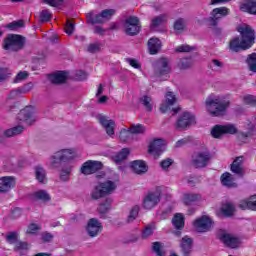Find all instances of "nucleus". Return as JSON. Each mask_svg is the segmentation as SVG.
I'll return each instance as SVG.
<instances>
[{"label":"nucleus","instance_id":"47","mask_svg":"<svg viewBox=\"0 0 256 256\" xmlns=\"http://www.w3.org/2000/svg\"><path fill=\"white\" fill-rule=\"evenodd\" d=\"M138 215H139V206L132 207L126 219L127 223H133V221L137 219Z\"/></svg>","mask_w":256,"mask_h":256},{"label":"nucleus","instance_id":"42","mask_svg":"<svg viewBox=\"0 0 256 256\" xmlns=\"http://www.w3.org/2000/svg\"><path fill=\"white\" fill-rule=\"evenodd\" d=\"M61 161H63V158L61 156V152L57 151L55 152L48 160V164L51 167H57V165H59V163H61Z\"/></svg>","mask_w":256,"mask_h":256},{"label":"nucleus","instance_id":"37","mask_svg":"<svg viewBox=\"0 0 256 256\" xmlns=\"http://www.w3.org/2000/svg\"><path fill=\"white\" fill-rule=\"evenodd\" d=\"M25 131V127L18 125L16 127L7 129L4 131V137H15V135H21V133Z\"/></svg>","mask_w":256,"mask_h":256},{"label":"nucleus","instance_id":"15","mask_svg":"<svg viewBox=\"0 0 256 256\" xmlns=\"http://www.w3.org/2000/svg\"><path fill=\"white\" fill-rule=\"evenodd\" d=\"M17 239H19V233L17 232H9L6 235L7 243H10V245L15 244L16 251H27L29 249V244L25 242H17Z\"/></svg>","mask_w":256,"mask_h":256},{"label":"nucleus","instance_id":"41","mask_svg":"<svg viewBox=\"0 0 256 256\" xmlns=\"http://www.w3.org/2000/svg\"><path fill=\"white\" fill-rule=\"evenodd\" d=\"M112 203H113V200L111 198H107L103 203L99 205L98 212L101 215H105L107 211H110Z\"/></svg>","mask_w":256,"mask_h":256},{"label":"nucleus","instance_id":"4","mask_svg":"<svg viewBox=\"0 0 256 256\" xmlns=\"http://www.w3.org/2000/svg\"><path fill=\"white\" fill-rule=\"evenodd\" d=\"M213 225H215V222L208 215L199 216L192 222V227L196 233H208L213 229Z\"/></svg>","mask_w":256,"mask_h":256},{"label":"nucleus","instance_id":"45","mask_svg":"<svg viewBox=\"0 0 256 256\" xmlns=\"http://www.w3.org/2000/svg\"><path fill=\"white\" fill-rule=\"evenodd\" d=\"M140 101L147 111H153V99H151V96L144 95Z\"/></svg>","mask_w":256,"mask_h":256},{"label":"nucleus","instance_id":"21","mask_svg":"<svg viewBox=\"0 0 256 256\" xmlns=\"http://www.w3.org/2000/svg\"><path fill=\"white\" fill-rule=\"evenodd\" d=\"M177 103V96L173 92H167L165 96V101L160 106V111L162 113H167L171 110V107Z\"/></svg>","mask_w":256,"mask_h":256},{"label":"nucleus","instance_id":"11","mask_svg":"<svg viewBox=\"0 0 256 256\" xmlns=\"http://www.w3.org/2000/svg\"><path fill=\"white\" fill-rule=\"evenodd\" d=\"M161 201V190L149 192L143 200L144 209H153Z\"/></svg>","mask_w":256,"mask_h":256},{"label":"nucleus","instance_id":"57","mask_svg":"<svg viewBox=\"0 0 256 256\" xmlns=\"http://www.w3.org/2000/svg\"><path fill=\"white\" fill-rule=\"evenodd\" d=\"M73 31H75V24H73V22L67 21L65 26V33L67 35H73Z\"/></svg>","mask_w":256,"mask_h":256},{"label":"nucleus","instance_id":"26","mask_svg":"<svg viewBox=\"0 0 256 256\" xmlns=\"http://www.w3.org/2000/svg\"><path fill=\"white\" fill-rule=\"evenodd\" d=\"M243 161H245L243 156L235 158L230 167L232 173H235V175L239 176L243 175Z\"/></svg>","mask_w":256,"mask_h":256},{"label":"nucleus","instance_id":"55","mask_svg":"<svg viewBox=\"0 0 256 256\" xmlns=\"http://www.w3.org/2000/svg\"><path fill=\"white\" fill-rule=\"evenodd\" d=\"M248 132L244 134L245 137H255L256 135V130H255V125L253 124H248L247 126Z\"/></svg>","mask_w":256,"mask_h":256},{"label":"nucleus","instance_id":"16","mask_svg":"<svg viewBox=\"0 0 256 256\" xmlns=\"http://www.w3.org/2000/svg\"><path fill=\"white\" fill-rule=\"evenodd\" d=\"M227 15H229V8H226V7L215 8L211 12V16L209 19L210 25L212 27H216V25H218L219 23V20L223 19V17H227Z\"/></svg>","mask_w":256,"mask_h":256},{"label":"nucleus","instance_id":"27","mask_svg":"<svg viewBox=\"0 0 256 256\" xmlns=\"http://www.w3.org/2000/svg\"><path fill=\"white\" fill-rule=\"evenodd\" d=\"M240 10L250 15H256V0H246L240 5Z\"/></svg>","mask_w":256,"mask_h":256},{"label":"nucleus","instance_id":"34","mask_svg":"<svg viewBox=\"0 0 256 256\" xmlns=\"http://www.w3.org/2000/svg\"><path fill=\"white\" fill-rule=\"evenodd\" d=\"M196 201H201V195L195 193H184L182 195L184 205H191V203H196Z\"/></svg>","mask_w":256,"mask_h":256},{"label":"nucleus","instance_id":"6","mask_svg":"<svg viewBox=\"0 0 256 256\" xmlns=\"http://www.w3.org/2000/svg\"><path fill=\"white\" fill-rule=\"evenodd\" d=\"M237 133V126L235 124L215 125L211 129V135L214 139H221L222 135H235Z\"/></svg>","mask_w":256,"mask_h":256},{"label":"nucleus","instance_id":"63","mask_svg":"<svg viewBox=\"0 0 256 256\" xmlns=\"http://www.w3.org/2000/svg\"><path fill=\"white\" fill-rule=\"evenodd\" d=\"M69 175H71V168L63 169L60 173L62 181H67V179H69Z\"/></svg>","mask_w":256,"mask_h":256},{"label":"nucleus","instance_id":"30","mask_svg":"<svg viewBox=\"0 0 256 256\" xmlns=\"http://www.w3.org/2000/svg\"><path fill=\"white\" fill-rule=\"evenodd\" d=\"M209 161V152H203L196 155L193 160L195 167H205Z\"/></svg>","mask_w":256,"mask_h":256},{"label":"nucleus","instance_id":"24","mask_svg":"<svg viewBox=\"0 0 256 256\" xmlns=\"http://www.w3.org/2000/svg\"><path fill=\"white\" fill-rule=\"evenodd\" d=\"M130 166L132 171H134L136 175H143L149 169L147 163L143 160H135L130 163Z\"/></svg>","mask_w":256,"mask_h":256},{"label":"nucleus","instance_id":"49","mask_svg":"<svg viewBox=\"0 0 256 256\" xmlns=\"http://www.w3.org/2000/svg\"><path fill=\"white\" fill-rule=\"evenodd\" d=\"M41 231V226L35 223H32L28 226L26 233L28 235H37V232Z\"/></svg>","mask_w":256,"mask_h":256},{"label":"nucleus","instance_id":"14","mask_svg":"<svg viewBox=\"0 0 256 256\" xmlns=\"http://www.w3.org/2000/svg\"><path fill=\"white\" fill-rule=\"evenodd\" d=\"M166 146H167V141L161 138L155 139L150 143L148 147V153H150V155H153L154 157H157V155H161V153L165 151Z\"/></svg>","mask_w":256,"mask_h":256},{"label":"nucleus","instance_id":"10","mask_svg":"<svg viewBox=\"0 0 256 256\" xmlns=\"http://www.w3.org/2000/svg\"><path fill=\"white\" fill-rule=\"evenodd\" d=\"M195 115L191 112L182 113L176 121L177 129H189L191 125H195Z\"/></svg>","mask_w":256,"mask_h":256},{"label":"nucleus","instance_id":"18","mask_svg":"<svg viewBox=\"0 0 256 256\" xmlns=\"http://www.w3.org/2000/svg\"><path fill=\"white\" fill-rule=\"evenodd\" d=\"M102 167L103 164L101 162L88 160L82 165L81 173H83V175H92V173L99 171Z\"/></svg>","mask_w":256,"mask_h":256},{"label":"nucleus","instance_id":"22","mask_svg":"<svg viewBox=\"0 0 256 256\" xmlns=\"http://www.w3.org/2000/svg\"><path fill=\"white\" fill-rule=\"evenodd\" d=\"M16 181L13 176H4L0 178V193H7L15 187Z\"/></svg>","mask_w":256,"mask_h":256},{"label":"nucleus","instance_id":"23","mask_svg":"<svg viewBox=\"0 0 256 256\" xmlns=\"http://www.w3.org/2000/svg\"><path fill=\"white\" fill-rule=\"evenodd\" d=\"M239 207L240 209H243V211H256V194L241 200L239 202Z\"/></svg>","mask_w":256,"mask_h":256},{"label":"nucleus","instance_id":"53","mask_svg":"<svg viewBox=\"0 0 256 256\" xmlns=\"http://www.w3.org/2000/svg\"><path fill=\"white\" fill-rule=\"evenodd\" d=\"M243 101H244L245 105H255L256 96L246 95V96L243 97Z\"/></svg>","mask_w":256,"mask_h":256},{"label":"nucleus","instance_id":"2","mask_svg":"<svg viewBox=\"0 0 256 256\" xmlns=\"http://www.w3.org/2000/svg\"><path fill=\"white\" fill-rule=\"evenodd\" d=\"M231 105L229 95H215L211 94L206 98L205 108L212 117H221Z\"/></svg>","mask_w":256,"mask_h":256},{"label":"nucleus","instance_id":"46","mask_svg":"<svg viewBox=\"0 0 256 256\" xmlns=\"http://www.w3.org/2000/svg\"><path fill=\"white\" fill-rule=\"evenodd\" d=\"M131 130L130 128H124L121 129L119 132V139L120 141H122L123 143L127 142L129 139H131Z\"/></svg>","mask_w":256,"mask_h":256},{"label":"nucleus","instance_id":"51","mask_svg":"<svg viewBox=\"0 0 256 256\" xmlns=\"http://www.w3.org/2000/svg\"><path fill=\"white\" fill-rule=\"evenodd\" d=\"M51 20V12L49 10H43L40 13V21L42 23H47V21Z\"/></svg>","mask_w":256,"mask_h":256},{"label":"nucleus","instance_id":"40","mask_svg":"<svg viewBox=\"0 0 256 256\" xmlns=\"http://www.w3.org/2000/svg\"><path fill=\"white\" fill-rule=\"evenodd\" d=\"M166 21L167 16L165 14H162L152 19L150 27L151 29H157V27H160V25H163V23H165Z\"/></svg>","mask_w":256,"mask_h":256},{"label":"nucleus","instance_id":"62","mask_svg":"<svg viewBox=\"0 0 256 256\" xmlns=\"http://www.w3.org/2000/svg\"><path fill=\"white\" fill-rule=\"evenodd\" d=\"M69 175H71V168L63 169L60 173L62 181H67V179H69Z\"/></svg>","mask_w":256,"mask_h":256},{"label":"nucleus","instance_id":"59","mask_svg":"<svg viewBox=\"0 0 256 256\" xmlns=\"http://www.w3.org/2000/svg\"><path fill=\"white\" fill-rule=\"evenodd\" d=\"M193 47L189 45H180L176 48V51L178 53H189V51H192Z\"/></svg>","mask_w":256,"mask_h":256},{"label":"nucleus","instance_id":"5","mask_svg":"<svg viewBox=\"0 0 256 256\" xmlns=\"http://www.w3.org/2000/svg\"><path fill=\"white\" fill-rule=\"evenodd\" d=\"M115 15V10L113 9H106L102 11L100 14H95V12H89L86 15L87 23H90V25H97L101 23H107L109 19H111L112 16Z\"/></svg>","mask_w":256,"mask_h":256},{"label":"nucleus","instance_id":"1","mask_svg":"<svg viewBox=\"0 0 256 256\" xmlns=\"http://www.w3.org/2000/svg\"><path fill=\"white\" fill-rule=\"evenodd\" d=\"M238 33L241 35L239 38H233L229 43V49L231 51H241V49H250L255 43V31L247 24H241L237 28Z\"/></svg>","mask_w":256,"mask_h":256},{"label":"nucleus","instance_id":"19","mask_svg":"<svg viewBox=\"0 0 256 256\" xmlns=\"http://www.w3.org/2000/svg\"><path fill=\"white\" fill-rule=\"evenodd\" d=\"M234 213L235 205L231 202L223 203L220 208L216 209L217 217H233Z\"/></svg>","mask_w":256,"mask_h":256},{"label":"nucleus","instance_id":"3","mask_svg":"<svg viewBox=\"0 0 256 256\" xmlns=\"http://www.w3.org/2000/svg\"><path fill=\"white\" fill-rule=\"evenodd\" d=\"M119 185V178H115L114 180H107L102 183H98L91 191L92 199H102V197H107V195H111L115 193L117 187Z\"/></svg>","mask_w":256,"mask_h":256},{"label":"nucleus","instance_id":"50","mask_svg":"<svg viewBox=\"0 0 256 256\" xmlns=\"http://www.w3.org/2000/svg\"><path fill=\"white\" fill-rule=\"evenodd\" d=\"M185 29V21L182 18L177 19L174 22V30L176 33H181Z\"/></svg>","mask_w":256,"mask_h":256},{"label":"nucleus","instance_id":"17","mask_svg":"<svg viewBox=\"0 0 256 256\" xmlns=\"http://www.w3.org/2000/svg\"><path fill=\"white\" fill-rule=\"evenodd\" d=\"M98 121H99L100 125H102V127L105 129V131L109 137H115V127H116L115 121H113L109 117L103 116V115H100L98 117Z\"/></svg>","mask_w":256,"mask_h":256},{"label":"nucleus","instance_id":"20","mask_svg":"<svg viewBox=\"0 0 256 256\" xmlns=\"http://www.w3.org/2000/svg\"><path fill=\"white\" fill-rule=\"evenodd\" d=\"M156 73L159 77H165V79H167V75L171 73V67L169 66V60H167V58L158 60Z\"/></svg>","mask_w":256,"mask_h":256},{"label":"nucleus","instance_id":"44","mask_svg":"<svg viewBox=\"0 0 256 256\" xmlns=\"http://www.w3.org/2000/svg\"><path fill=\"white\" fill-rule=\"evenodd\" d=\"M129 129L132 135H143L147 131L143 124H133Z\"/></svg>","mask_w":256,"mask_h":256},{"label":"nucleus","instance_id":"43","mask_svg":"<svg viewBox=\"0 0 256 256\" xmlns=\"http://www.w3.org/2000/svg\"><path fill=\"white\" fill-rule=\"evenodd\" d=\"M155 229H157L155 223L148 224L142 231V239H148V237H151V235L155 233Z\"/></svg>","mask_w":256,"mask_h":256},{"label":"nucleus","instance_id":"12","mask_svg":"<svg viewBox=\"0 0 256 256\" xmlns=\"http://www.w3.org/2000/svg\"><path fill=\"white\" fill-rule=\"evenodd\" d=\"M218 237L227 245V247H231V249H237V247L241 245V240H239V238L225 231H220Z\"/></svg>","mask_w":256,"mask_h":256},{"label":"nucleus","instance_id":"25","mask_svg":"<svg viewBox=\"0 0 256 256\" xmlns=\"http://www.w3.org/2000/svg\"><path fill=\"white\" fill-rule=\"evenodd\" d=\"M61 153L62 161H73V159H77L79 157V153L77 152V148H67L59 150Z\"/></svg>","mask_w":256,"mask_h":256},{"label":"nucleus","instance_id":"9","mask_svg":"<svg viewBox=\"0 0 256 256\" xmlns=\"http://www.w3.org/2000/svg\"><path fill=\"white\" fill-rule=\"evenodd\" d=\"M127 35H137L141 31V21L137 16H129L125 21Z\"/></svg>","mask_w":256,"mask_h":256},{"label":"nucleus","instance_id":"54","mask_svg":"<svg viewBox=\"0 0 256 256\" xmlns=\"http://www.w3.org/2000/svg\"><path fill=\"white\" fill-rule=\"evenodd\" d=\"M211 67L214 71H221L223 69V62L214 59L212 60Z\"/></svg>","mask_w":256,"mask_h":256},{"label":"nucleus","instance_id":"33","mask_svg":"<svg viewBox=\"0 0 256 256\" xmlns=\"http://www.w3.org/2000/svg\"><path fill=\"white\" fill-rule=\"evenodd\" d=\"M221 183L222 185H224V187H237L235 177H233L229 172H225L224 174H222Z\"/></svg>","mask_w":256,"mask_h":256},{"label":"nucleus","instance_id":"52","mask_svg":"<svg viewBox=\"0 0 256 256\" xmlns=\"http://www.w3.org/2000/svg\"><path fill=\"white\" fill-rule=\"evenodd\" d=\"M126 63L134 69H141V63H139V60L128 58L126 59Z\"/></svg>","mask_w":256,"mask_h":256},{"label":"nucleus","instance_id":"8","mask_svg":"<svg viewBox=\"0 0 256 256\" xmlns=\"http://www.w3.org/2000/svg\"><path fill=\"white\" fill-rule=\"evenodd\" d=\"M18 119L25 125H33L37 121V115H35V109L31 106H27L18 114Z\"/></svg>","mask_w":256,"mask_h":256},{"label":"nucleus","instance_id":"58","mask_svg":"<svg viewBox=\"0 0 256 256\" xmlns=\"http://www.w3.org/2000/svg\"><path fill=\"white\" fill-rule=\"evenodd\" d=\"M44 3L50 5V7H60V5H63V0H44Z\"/></svg>","mask_w":256,"mask_h":256},{"label":"nucleus","instance_id":"64","mask_svg":"<svg viewBox=\"0 0 256 256\" xmlns=\"http://www.w3.org/2000/svg\"><path fill=\"white\" fill-rule=\"evenodd\" d=\"M87 79V73L83 71L76 72L75 80L76 81H85Z\"/></svg>","mask_w":256,"mask_h":256},{"label":"nucleus","instance_id":"28","mask_svg":"<svg viewBox=\"0 0 256 256\" xmlns=\"http://www.w3.org/2000/svg\"><path fill=\"white\" fill-rule=\"evenodd\" d=\"M67 79H69V73L65 71H60L49 75V80L51 83H65Z\"/></svg>","mask_w":256,"mask_h":256},{"label":"nucleus","instance_id":"61","mask_svg":"<svg viewBox=\"0 0 256 256\" xmlns=\"http://www.w3.org/2000/svg\"><path fill=\"white\" fill-rule=\"evenodd\" d=\"M19 27H23V21L12 22L8 24V29H11V31H17Z\"/></svg>","mask_w":256,"mask_h":256},{"label":"nucleus","instance_id":"36","mask_svg":"<svg viewBox=\"0 0 256 256\" xmlns=\"http://www.w3.org/2000/svg\"><path fill=\"white\" fill-rule=\"evenodd\" d=\"M130 153H131V151L129 150V148H124L120 152L115 154L112 157V159H113L114 163H121V161H125V159H127V157H129Z\"/></svg>","mask_w":256,"mask_h":256},{"label":"nucleus","instance_id":"39","mask_svg":"<svg viewBox=\"0 0 256 256\" xmlns=\"http://www.w3.org/2000/svg\"><path fill=\"white\" fill-rule=\"evenodd\" d=\"M35 175L39 183H47V174L45 173V169H43V167L37 166L35 168Z\"/></svg>","mask_w":256,"mask_h":256},{"label":"nucleus","instance_id":"13","mask_svg":"<svg viewBox=\"0 0 256 256\" xmlns=\"http://www.w3.org/2000/svg\"><path fill=\"white\" fill-rule=\"evenodd\" d=\"M103 231V223L96 218L88 220L86 232L90 237H97Z\"/></svg>","mask_w":256,"mask_h":256},{"label":"nucleus","instance_id":"29","mask_svg":"<svg viewBox=\"0 0 256 256\" xmlns=\"http://www.w3.org/2000/svg\"><path fill=\"white\" fill-rule=\"evenodd\" d=\"M148 49L150 55H157L161 51V40L158 38H150L148 41Z\"/></svg>","mask_w":256,"mask_h":256},{"label":"nucleus","instance_id":"38","mask_svg":"<svg viewBox=\"0 0 256 256\" xmlns=\"http://www.w3.org/2000/svg\"><path fill=\"white\" fill-rule=\"evenodd\" d=\"M152 249L157 256L167 255V248H165V245L161 244L160 242H154Z\"/></svg>","mask_w":256,"mask_h":256},{"label":"nucleus","instance_id":"7","mask_svg":"<svg viewBox=\"0 0 256 256\" xmlns=\"http://www.w3.org/2000/svg\"><path fill=\"white\" fill-rule=\"evenodd\" d=\"M23 37L15 34H10L4 39L3 48L6 51H19L23 47Z\"/></svg>","mask_w":256,"mask_h":256},{"label":"nucleus","instance_id":"60","mask_svg":"<svg viewBox=\"0 0 256 256\" xmlns=\"http://www.w3.org/2000/svg\"><path fill=\"white\" fill-rule=\"evenodd\" d=\"M22 92L20 90V88L16 89V90H12L10 92V94L8 95V99H18V97H21Z\"/></svg>","mask_w":256,"mask_h":256},{"label":"nucleus","instance_id":"48","mask_svg":"<svg viewBox=\"0 0 256 256\" xmlns=\"http://www.w3.org/2000/svg\"><path fill=\"white\" fill-rule=\"evenodd\" d=\"M248 67H249L250 71H253V73H256V53L249 55Z\"/></svg>","mask_w":256,"mask_h":256},{"label":"nucleus","instance_id":"32","mask_svg":"<svg viewBox=\"0 0 256 256\" xmlns=\"http://www.w3.org/2000/svg\"><path fill=\"white\" fill-rule=\"evenodd\" d=\"M172 225L177 229V231H181L183 227H185V215L176 213L172 218Z\"/></svg>","mask_w":256,"mask_h":256},{"label":"nucleus","instance_id":"56","mask_svg":"<svg viewBox=\"0 0 256 256\" xmlns=\"http://www.w3.org/2000/svg\"><path fill=\"white\" fill-rule=\"evenodd\" d=\"M11 75V71L7 68H1L0 69V81H5L7 77Z\"/></svg>","mask_w":256,"mask_h":256},{"label":"nucleus","instance_id":"35","mask_svg":"<svg viewBox=\"0 0 256 256\" xmlns=\"http://www.w3.org/2000/svg\"><path fill=\"white\" fill-rule=\"evenodd\" d=\"M180 247L183 253H190L191 247H193V239L188 236H184L181 240Z\"/></svg>","mask_w":256,"mask_h":256},{"label":"nucleus","instance_id":"31","mask_svg":"<svg viewBox=\"0 0 256 256\" xmlns=\"http://www.w3.org/2000/svg\"><path fill=\"white\" fill-rule=\"evenodd\" d=\"M32 199L34 201H41L42 203H47L51 201V195H49V193H47V191L45 190H38L33 193Z\"/></svg>","mask_w":256,"mask_h":256}]
</instances>
